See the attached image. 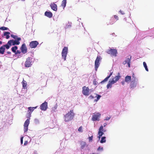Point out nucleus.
Instances as JSON below:
<instances>
[{"mask_svg": "<svg viewBox=\"0 0 154 154\" xmlns=\"http://www.w3.org/2000/svg\"><path fill=\"white\" fill-rule=\"evenodd\" d=\"M94 97H93V96L91 95L88 98L90 99H93L94 98Z\"/></svg>", "mask_w": 154, "mask_h": 154, "instance_id": "44", "label": "nucleus"}, {"mask_svg": "<svg viewBox=\"0 0 154 154\" xmlns=\"http://www.w3.org/2000/svg\"><path fill=\"white\" fill-rule=\"evenodd\" d=\"M114 17L117 20H118V17L117 16L114 15Z\"/></svg>", "mask_w": 154, "mask_h": 154, "instance_id": "47", "label": "nucleus"}, {"mask_svg": "<svg viewBox=\"0 0 154 154\" xmlns=\"http://www.w3.org/2000/svg\"><path fill=\"white\" fill-rule=\"evenodd\" d=\"M131 76L127 75L125 78V82L129 83L131 81Z\"/></svg>", "mask_w": 154, "mask_h": 154, "instance_id": "21", "label": "nucleus"}, {"mask_svg": "<svg viewBox=\"0 0 154 154\" xmlns=\"http://www.w3.org/2000/svg\"><path fill=\"white\" fill-rule=\"evenodd\" d=\"M111 118V117H106L105 119H104V120L105 121V120H106V121H108L109 120V119H110Z\"/></svg>", "mask_w": 154, "mask_h": 154, "instance_id": "41", "label": "nucleus"}, {"mask_svg": "<svg viewBox=\"0 0 154 154\" xmlns=\"http://www.w3.org/2000/svg\"><path fill=\"white\" fill-rule=\"evenodd\" d=\"M74 116V114L72 110H71L67 113L64 115V121L68 122L72 120Z\"/></svg>", "mask_w": 154, "mask_h": 154, "instance_id": "2", "label": "nucleus"}, {"mask_svg": "<svg viewBox=\"0 0 154 154\" xmlns=\"http://www.w3.org/2000/svg\"><path fill=\"white\" fill-rule=\"evenodd\" d=\"M78 131H79V132H82V126H81L78 129Z\"/></svg>", "mask_w": 154, "mask_h": 154, "instance_id": "40", "label": "nucleus"}, {"mask_svg": "<svg viewBox=\"0 0 154 154\" xmlns=\"http://www.w3.org/2000/svg\"><path fill=\"white\" fill-rule=\"evenodd\" d=\"M91 90H90L88 87L84 86L82 88V94L88 96L89 94V91Z\"/></svg>", "mask_w": 154, "mask_h": 154, "instance_id": "8", "label": "nucleus"}, {"mask_svg": "<svg viewBox=\"0 0 154 154\" xmlns=\"http://www.w3.org/2000/svg\"><path fill=\"white\" fill-rule=\"evenodd\" d=\"M82 24V26H83V24H82H82Z\"/></svg>", "mask_w": 154, "mask_h": 154, "instance_id": "59", "label": "nucleus"}, {"mask_svg": "<svg viewBox=\"0 0 154 154\" xmlns=\"http://www.w3.org/2000/svg\"><path fill=\"white\" fill-rule=\"evenodd\" d=\"M97 82L96 81H94L93 82L94 84L95 85H96L97 84Z\"/></svg>", "mask_w": 154, "mask_h": 154, "instance_id": "51", "label": "nucleus"}, {"mask_svg": "<svg viewBox=\"0 0 154 154\" xmlns=\"http://www.w3.org/2000/svg\"><path fill=\"white\" fill-rule=\"evenodd\" d=\"M33 63L32 58L31 57H28L26 59L25 62V66L26 68L31 67Z\"/></svg>", "mask_w": 154, "mask_h": 154, "instance_id": "4", "label": "nucleus"}, {"mask_svg": "<svg viewBox=\"0 0 154 154\" xmlns=\"http://www.w3.org/2000/svg\"><path fill=\"white\" fill-rule=\"evenodd\" d=\"M5 50V48L3 46L0 47V54H3Z\"/></svg>", "mask_w": 154, "mask_h": 154, "instance_id": "26", "label": "nucleus"}, {"mask_svg": "<svg viewBox=\"0 0 154 154\" xmlns=\"http://www.w3.org/2000/svg\"><path fill=\"white\" fill-rule=\"evenodd\" d=\"M68 50L67 47H65L63 49L61 54L62 58H63L64 60H66Z\"/></svg>", "mask_w": 154, "mask_h": 154, "instance_id": "6", "label": "nucleus"}, {"mask_svg": "<svg viewBox=\"0 0 154 154\" xmlns=\"http://www.w3.org/2000/svg\"><path fill=\"white\" fill-rule=\"evenodd\" d=\"M106 137L105 136L102 137L101 138L100 142L101 143H105L106 142Z\"/></svg>", "mask_w": 154, "mask_h": 154, "instance_id": "29", "label": "nucleus"}, {"mask_svg": "<svg viewBox=\"0 0 154 154\" xmlns=\"http://www.w3.org/2000/svg\"><path fill=\"white\" fill-rule=\"evenodd\" d=\"M30 118H28L25 121L24 125V132L27 131L28 129V127L29 123V120Z\"/></svg>", "mask_w": 154, "mask_h": 154, "instance_id": "9", "label": "nucleus"}, {"mask_svg": "<svg viewBox=\"0 0 154 154\" xmlns=\"http://www.w3.org/2000/svg\"><path fill=\"white\" fill-rule=\"evenodd\" d=\"M131 56H127L125 61L122 63V64L125 65L126 63H131Z\"/></svg>", "mask_w": 154, "mask_h": 154, "instance_id": "14", "label": "nucleus"}, {"mask_svg": "<svg viewBox=\"0 0 154 154\" xmlns=\"http://www.w3.org/2000/svg\"><path fill=\"white\" fill-rule=\"evenodd\" d=\"M106 131V130H105L103 128V132H105Z\"/></svg>", "mask_w": 154, "mask_h": 154, "instance_id": "54", "label": "nucleus"}, {"mask_svg": "<svg viewBox=\"0 0 154 154\" xmlns=\"http://www.w3.org/2000/svg\"><path fill=\"white\" fill-rule=\"evenodd\" d=\"M45 15L46 16L50 18L52 17L53 14L51 12L46 11L45 13Z\"/></svg>", "mask_w": 154, "mask_h": 154, "instance_id": "22", "label": "nucleus"}, {"mask_svg": "<svg viewBox=\"0 0 154 154\" xmlns=\"http://www.w3.org/2000/svg\"><path fill=\"white\" fill-rule=\"evenodd\" d=\"M112 72H110L109 75L106 77L102 81L100 82L101 84H103L105 82H107L108 79L109 78L110 76L112 75Z\"/></svg>", "mask_w": 154, "mask_h": 154, "instance_id": "15", "label": "nucleus"}, {"mask_svg": "<svg viewBox=\"0 0 154 154\" xmlns=\"http://www.w3.org/2000/svg\"><path fill=\"white\" fill-rule=\"evenodd\" d=\"M104 134L103 132V125L101 126L98 129L97 135H99L101 137Z\"/></svg>", "mask_w": 154, "mask_h": 154, "instance_id": "17", "label": "nucleus"}, {"mask_svg": "<svg viewBox=\"0 0 154 154\" xmlns=\"http://www.w3.org/2000/svg\"><path fill=\"white\" fill-rule=\"evenodd\" d=\"M0 29L2 30H9V29L7 27L2 26L0 27Z\"/></svg>", "mask_w": 154, "mask_h": 154, "instance_id": "35", "label": "nucleus"}, {"mask_svg": "<svg viewBox=\"0 0 154 154\" xmlns=\"http://www.w3.org/2000/svg\"><path fill=\"white\" fill-rule=\"evenodd\" d=\"M10 32H8L5 31L4 32L3 35L4 36H6V39H8L10 38L9 35Z\"/></svg>", "mask_w": 154, "mask_h": 154, "instance_id": "25", "label": "nucleus"}, {"mask_svg": "<svg viewBox=\"0 0 154 154\" xmlns=\"http://www.w3.org/2000/svg\"><path fill=\"white\" fill-rule=\"evenodd\" d=\"M93 138V136L92 135L91 137H88L89 141V142H91L92 141Z\"/></svg>", "mask_w": 154, "mask_h": 154, "instance_id": "38", "label": "nucleus"}, {"mask_svg": "<svg viewBox=\"0 0 154 154\" xmlns=\"http://www.w3.org/2000/svg\"><path fill=\"white\" fill-rule=\"evenodd\" d=\"M11 44L10 42V41H9L7 44L3 45V46L7 49H9L11 45Z\"/></svg>", "mask_w": 154, "mask_h": 154, "instance_id": "24", "label": "nucleus"}, {"mask_svg": "<svg viewBox=\"0 0 154 154\" xmlns=\"http://www.w3.org/2000/svg\"><path fill=\"white\" fill-rule=\"evenodd\" d=\"M28 143V141H25L24 142V146H26Z\"/></svg>", "mask_w": 154, "mask_h": 154, "instance_id": "45", "label": "nucleus"}, {"mask_svg": "<svg viewBox=\"0 0 154 154\" xmlns=\"http://www.w3.org/2000/svg\"><path fill=\"white\" fill-rule=\"evenodd\" d=\"M81 148L82 149H84V148H87L88 145L84 141H82L81 143Z\"/></svg>", "mask_w": 154, "mask_h": 154, "instance_id": "20", "label": "nucleus"}, {"mask_svg": "<svg viewBox=\"0 0 154 154\" xmlns=\"http://www.w3.org/2000/svg\"><path fill=\"white\" fill-rule=\"evenodd\" d=\"M107 125V124L106 123H104L103 124V127H105Z\"/></svg>", "mask_w": 154, "mask_h": 154, "instance_id": "50", "label": "nucleus"}, {"mask_svg": "<svg viewBox=\"0 0 154 154\" xmlns=\"http://www.w3.org/2000/svg\"><path fill=\"white\" fill-rule=\"evenodd\" d=\"M17 48L18 47L17 46H14L11 48V50L13 52L15 53L16 52V50L17 49Z\"/></svg>", "mask_w": 154, "mask_h": 154, "instance_id": "31", "label": "nucleus"}, {"mask_svg": "<svg viewBox=\"0 0 154 154\" xmlns=\"http://www.w3.org/2000/svg\"><path fill=\"white\" fill-rule=\"evenodd\" d=\"M121 77V76L120 75V73L119 72L118 73V75L117 76H116L115 78H113L112 80L115 83L119 80Z\"/></svg>", "mask_w": 154, "mask_h": 154, "instance_id": "16", "label": "nucleus"}, {"mask_svg": "<svg viewBox=\"0 0 154 154\" xmlns=\"http://www.w3.org/2000/svg\"><path fill=\"white\" fill-rule=\"evenodd\" d=\"M2 42L1 41H0V45L2 44Z\"/></svg>", "mask_w": 154, "mask_h": 154, "instance_id": "56", "label": "nucleus"}, {"mask_svg": "<svg viewBox=\"0 0 154 154\" xmlns=\"http://www.w3.org/2000/svg\"><path fill=\"white\" fill-rule=\"evenodd\" d=\"M138 83V80L137 79L133 76L132 80L131 82L130 88L131 89L135 88Z\"/></svg>", "mask_w": 154, "mask_h": 154, "instance_id": "3", "label": "nucleus"}, {"mask_svg": "<svg viewBox=\"0 0 154 154\" xmlns=\"http://www.w3.org/2000/svg\"><path fill=\"white\" fill-rule=\"evenodd\" d=\"M66 0H63L62 3L61 4V6L63 7V8H64L66 5Z\"/></svg>", "mask_w": 154, "mask_h": 154, "instance_id": "32", "label": "nucleus"}, {"mask_svg": "<svg viewBox=\"0 0 154 154\" xmlns=\"http://www.w3.org/2000/svg\"><path fill=\"white\" fill-rule=\"evenodd\" d=\"M6 53L8 54H11V52L10 51H7Z\"/></svg>", "mask_w": 154, "mask_h": 154, "instance_id": "53", "label": "nucleus"}, {"mask_svg": "<svg viewBox=\"0 0 154 154\" xmlns=\"http://www.w3.org/2000/svg\"><path fill=\"white\" fill-rule=\"evenodd\" d=\"M131 63H127L129 67H131Z\"/></svg>", "mask_w": 154, "mask_h": 154, "instance_id": "52", "label": "nucleus"}, {"mask_svg": "<svg viewBox=\"0 0 154 154\" xmlns=\"http://www.w3.org/2000/svg\"><path fill=\"white\" fill-rule=\"evenodd\" d=\"M23 137H22L20 138V143L21 144L23 143Z\"/></svg>", "mask_w": 154, "mask_h": 154, "instance_id": "42", "label": "nucleus"}, {"mask_svg": "<svg viewBox=\"0 0 154 154\" xmlns=\"http://www.w3.org/2000/svg\"><path fill=\"white\" fill-rule=\"evenodd\" d=\"M21 52L19 50H17L16 51V52L15 53V54L16 55H17L18 54H21Z\"/></svg>", "mask_w": 154, "mask_h": 154, "instance_id": "37", "label": "nucleus"}, {"mask_svg": "<svg viewBox=\"0 0 154 154\" xmlns=\"http://www.w3.org/2000/svg\"><path fill=\"white\" fill-rule=\"evenodd\" d=\"M101 97V95L97 94L96 96L95 97L97 98V99H95L94 100V101L97 102V101H98L100 99Z\"/></svg>", "mask_w": 154, "mask_h": 154, "instance_id": "34", "label": "nucleus"}, {"mask_svg": "<svg viewBox=\"0 0 154 154\" xmlns=\"http://www.w3.org/2000/svg\"><path fill=\"white\" fill-rule=\"evenodd\" d=\"M11 36L15 39V40L12 39L9 40L12 45L14 46L20 44V41L21 40V38L18 37L17 35L13 34L11 35Z\"/></svg>", "mask_w": 154, "mask_h": 154, "instance_id": "1", "label": "nucleus"}, {"mask_svg": "<svg viewBox=\"0 0 154 154\" xmlns=\"http://www.w3.org/2000/svg\"><path fill=\"white\" fill-rule=\"evenodd\" d=\"M22 84L23 85V89H26L27 88V83L26 81L23 80L22 82Z\"/></svg>", "mask_w": 154, "mask_h": 154, "instance_id": "28", "label": "nucleus"}, {"mask_svg": "<svg viewBox=\"0 0 154 154\" xmlns=\"http://www.w3.org/2000/svg\"><path fill=\"white\" fill-rule=\"evenodd\" d=\"M119 12H120L122 14H125V13L124 11H122L121 10H120L119 11Z\"/></svg>", "mask_w": 154, "mask_h": 154, "instance_id": "46", "label": "nucleus"}, {"mask_svg": "<svg viewBox=\"0 0 154 154\" xmlns=\"http://www.w3.org/2000/svg\"><path fill=\"white\" fill-rule=\"evenodd\" d=\"M48 107V103L45 101L40 106V109L42 110L45 111L46 110Z\"/></svg>", "mask_w": 154, "mask_h": 154, "instance_id": "13", "label": "nucleus"}, {"mask_svg": "<svg viewBox=\"0 0 154 154\" xmlns=\"http://www.w3.org/2000/svg\"><path fill=\"white\" fill-rule=\"evenodd\" d=\"M34 122L36 124H38L39 123V120L36 119H35Z\"/></svg>", "mask_w": 154, "mask_h": 154, "instance_id": "39", "label": "nucleus"}, {"mask_svg": "<svg viewBox=\"0 0 154 154\" xmlns=\"http://www.w3.org/2000/svg\"><path fill=\"white\" fill-rule=\"evenodd\" d=\"M18 58H20L23 56V54H18L17 55Z\"/></svg>", "mask_w": 154, "mask_h": 154, "instance_id": "43", "label": "nucleus"}, {"mask_svg": "<svg viewBox=\"0 0 154 154\" xmlns=\"http://www.w3.org/2000/svg\"><path fill=\"white\" fill-rule=\"evenodd\" d=\"M101 136H100V135H98L97 136V138L99 139H98V140L99 141L100 140V138H101Z\"/></svg>", "mask_w": 154, "mask_h": 154, "instance_id": "49", "label": "nucleus"}, {"mask_svg": "<svg viewBox=\"0 0 154 154\" xmlns=\"http://www.w3.org/2000/svg\"><path fill=\"white\" fill-rule=\"evenodd\" d=\"M97 150L98 151H103V148L102 147H101L99 146L97 149Z\"/></svg>", "mask_w": 154, "mask_h": 154, "instance_id": "36", "label": "nucleus"}, {"mask_svg": "<svg viewBox=\"0 0 154 154\" xmlns=\"http://www.w3.org/2000/svg\"><path fill=\"white\" fill-rule=\"evenodd\" d=\"M71 26V23L68 22L66 24V26L65 27V29H67L70 28Z\"/></svg>", "mask_w": 154, "mask_h": 154, "instance_id": "30", "label": "nucleus"}, {"mask_svg": "<svg viewBox=\"0 0 154 154\" xmlns=\"http://www.w3.org/2000/svg\"><path fill=\"white\" fill-rule=\"evenodd\" d=\"M37 107V106H36L35 107H30L28 108V112H29V115L30 117L31 116L30 115H31L32 112L35 109H36Z\"/></svg>", "mask_w": 154, "mask_h": 154, "instance_id": "19", "label": "nucleus"}, {"mask_svg": "<svg viewBox=\"0 0 154 154\" xmlns=\"http://www.w3.org/2000/svg\"><path fill=\"white\" fill-rule=\"evenodd\" d=\"M112 35H115V34L114 33H112Z\"/></svg>", "mask_w": 154, "mask_h": 154, "instance_id": "57", "label": "nucleus"}, {"mask_svg": "<svg viewBox=\"0 0 154 154\" xmlns=\"http://www.w3.org/2000/svg\"><path fill=\"white\" fill-rule=\"evenodd\" d=\"M57 105L56 104L54 107H53L51 109V112L52 113L55 112L57 111Z\"/></svg>", "mask_w": 154, "mask_h": 154, "instance_id": "27", "label": "nucleus"}, {"mask_svg": "<svg viewBox=\"0 0 154 154\" xmlns=\"http://www.w3.org/2000/svg\"><path fill=\"white\" fill-rule=\"evenodd\" d=\"M113 23H110V24H112Z\"/></svg>", "mask_w": 154, "mask_h": 154, "instance_id": "58", "label": "nucleus"}, {"mask_svg": "<svg viewBox=\"0 0 154 154\" xmlns=\"http://www.w3.org/2000/svg\"><path fill=\"white\" fill-rule=\"evenodd\" d=\"M91 154H99V153H93Z\"/></svg>", "mask_w": 154, "mask_h": 154, "instance_id": "55", "label": "nucleus"}, {"mask_svg": "<svg viewBox=\"0 0 154 154\" xmlns=\"http://www.w3.org/2000/svg\"><path fill=\"white\" fill-rule=\"evenodd\" d=\"M115 83L112 80H109L107 84L106 87L107 89L109 88H111L112 87V85L114 84Z\"/></svg>", "mask_w": 154, "mask_h": 154, "instance_id": "23", "label": "nucleus"}, {"mask_svg": "<svg viewBox=\"0 0 154 154\" xmlns=\"http://www.w3.org/2000/svg\"><path fill=\"white\" fill-rule=\"evenodd\" d=\"M21 52L24 54L27 52V48L26 45L25 43L23 44L20 48Z\"/></svg>", "mask_w": 154, "mask_h": 154, "instance_id": "11", "label": "nucleus"}, {"mask_svg": "<svg viewBox=\"0 0 154 154\" xmlns=\"http://www.w3.org/2000/svg\"><path fill=\"white\" fill-rule=\"evenodd\" d=\"M50 7L53 10L56 11L57 10V6L56 4L54 3H51Z\"/></svg>", "mask_w": 154, "mask_h": 154, "instance_id": "18", "label": "nucleus"}, {"mask_svg": "<svg viewBox=\"0 0 154 154\" xmlns=\"http://www.w3.org/2000/svg\"><path fill=\"white\" fill-rule=\"evenodd\" d=\"M100 116V114L99 113H94L92 116V120L93 121H99V118Z\"/></svg>", "mask_w": 154, "mask_h": 154, "instance_id": "10", "label": "nucleus"}, {"mask_svg": "<svg viewBox=\"0 0 154 154\" xmlns=\"http://www.w3.org/2000/svg\"><path fill=\"white\" fill-rule=\"evenodd\" d=\"M100 56H97L95 61V70L97 71V68L100 65Z\"/></svg>", "mask_w": 154, "mask_h": 154, "instance_id": "7", "label": "nucleus"}, {"mask_svg": "<svg viewBox=\"0 0 154 154\" xmlns=\"http://www.w3.org/2000/svg\"><path fill=\"white\" fill-rule=\"evenodd\" d=\"M106 52L108 54H110L111 56L115 57L117 56V54L118 53L117 50L116 49L112 48L107 50Z\"/></svg>", "mask_w": 154, "mask_h": 154, "instance_id": "5", "label": "nucleus"}, {"mask_svg": "<svg viewBox=\"0 0 154 154\" xmlns=\"http://www.w3.org/2000/svg\"><path fill=\"white\" fill-rule=\"evenodd\" d=\"M38 44L37 41H32L30 43L29 46L31 48H35L37 47Z\"/></svg>", "mask_w": 154, "mask_h": 154, "instance_id": "12", "label": "nucleus"}, {"mask_svg": "<svg viewBox=\"0 0 154 154\" xmlns=\"http://www.w3.org/2000/svg\"><path fill=\"white\" fill-rule=\"evenodd\" d=\"M125 80L124 81H123L122 82H121V84L123 85H125Z\"/></svg>", "mask_w": 154, "mask_h": 154, "instance_id": "48", "label": "nucleus"}, {"mask_svg": "<svg viewBox=\"0 0 154 154\" xmlns=\"http://www.w3.org/2000/svg\"><path fill=\"white\" fill-rule=\"evenodd\" d=\"M143 66L144 67V68H145L146 70V71L148 72L149 71V70H148V68L147 67V64H146V63L145 62H143Z\"/></svg>", "mask_w": 154, "mask_h": 154, "instance_id": "33", "label": "nucleus"}]
</instances>
